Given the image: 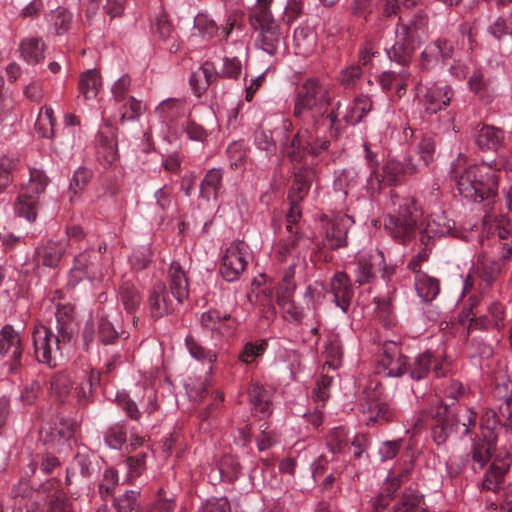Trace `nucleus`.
<instances>
[{
  "label": "nucleus",
  "mask_w": 512,
  "mask_h": 512,
  "mask_svg": "<svg viewBox=\"0 0 512 512\" xmlns=\"http://www.w3.org/2000/svg\"><path fill=\"white\" fill-rule=\"evenodd\" d=\"M330 105L328 89L317 79L306 80L298 89L293 116L299 126L292 140L283 143V152L294 163H301L307 155L319 156L330 147L327 132L338 121L340 102L327 114Z\"/></svg>",
  "instance_id": "obj_1"
},
{
  "label": "nucleus",
  "mask_w": 512,
  "mask_h": 512,
  "mask_svg": "<svg viewBox=\"0 0 512 512\" xmlns=\"http://www.w3.org/2000/svg\"><path fill=\"white\" fill-rule=\"evenodd\" d=\"M422 211L417 201L411 197L399 199L398 208L384 219V229L400 244L409 242L420 230V242L429 246L435 237L450 233L452 226L442 216L431 215L418 226Z\"/></svg>",
  "instance_id": "obj_2"
},
{
  "label": "nucleus",
  "mask_w": 512,
  "mask_h": 512,
  "mask_svg": "<svg viewBox=\"0 0 512 512\" xmlns=\"http://www.w3.org/2000/svg\"><path fill=\"white\" fill-rule=\"evenodd\" d=\"M465 163L466 157L460 155L453 168L459 193L474 202L494 203L498 195L499 170L487 163L462 168Z\"/></svg>",
  "instance_id": "obj_3"
},
{
  "label": "nucleus",
  "mask_w": 512,
  "mask_h": 512,
  "mask_svg": "<svg viewBox=\"0 0 512 512\" xmlns=\"http://www.w3.org/2000/svg\"><path fill=\"white\" fill-rule=\"evenodd\" d=\"M170 293L163 282H156L149 294V309L153 319H159L175 309L174 300L183 302L188 297V280L179 263L173 262L168 270Z\"/></svg>",
  "instance_id": "obj_4"
},
{
  "label": "nucleus",
  "mask_w": 512,
  "mask_h": 512,
  "mask_svg": "<svg viewBox=\"0 0 512 512\" xmlns=\"http://www.w3.org/2000/svg\"><path fill=\"white\" fill-rule=\"evenodd\" d=\"M32 341L36 360L49 368L58 366L59 362L68 354L73 343L67 331L64 330V333L54 332L42 324L34 326Z\"/></svg>",
  "instance_id": "obj_5"
},
{
  "label": "nucleus",
  "mask_w": 512,
  "mask_h": 512,
  "mask_svg": "<svg viewBox=\"0 0 512 512\" xmlns=\"http://www.w3.org/2000/svg\"><path fill=\"white\" fill-rule=\"evenodd\" d=\"M359 407L366 416L367 425H383L397 419V411L383 398V386L371 380L359 398Z\"/></svg>",
  "instance_id": "obj_6"
},
{
  "label": "nucleus",
  "mask_w": 512,
  "mask_h": 512,
  "mask_svg": "<svg viewBox=\"0 0 512 512\" xmlns=\"http://www.w3.org/2000/svg\"><path fill=\"white\" fill-rule=\"evenodd\" d=\"M48 178L42 170L30 169L29 184L19 194L15 203V212L29 222L35 221L39 207V195L45 191Z\"/></svg>",
  "instance_id": "obj_7"
},
{
  "label": "nucleus",
  "mask_w": 512,
  "mask_h": 512,
  "mask_svg": "<svg viewBox=\"0 0 512 512\" xmlns=\"http://www.w3.org/2000/svg\"><path fill=\"white\" fill-rule=\"evenodd\" d=\"M501 269L499 260L480 253L466 278L465 291L468 290V287L474 286L476 282L481 292L489 289L498 279Z\"/></svg>",
  "instance_id": "obj_8"
},
{
  "label": "nucleus",
  "mask_w": 512,
  "mask_h": 512,
  "mask_svg": "<svg viewBox=\"0 0 512 512\" xmlns=\"http://www.w3.org/2000/svg\"><path fill=\"white\" fill-rule=\"evenodd\" d=\"M24 348L18 331L10 324L0 329V355L8 366V372L15 375L22 367Z\"/></svg>",
  "instance_id": "obj_9"
},
{
  "label": "nucleus",
  "mask_w": 512,
  "mask_h": 512,
  "mask_svg": "<svg viewBox=\"0 0 512 512\" xmlns=\"http://www.w3.org/2000/svg\"><path fill=\"white\" fill-rule=\"evenodd\" d=\"M248 257V245L245 242H232L221 259L220 273L222 277L228 282L239 279L246 269Z\"/></svg>",
  "instance_id": "obj_10"
},
{
  "label": "nucleus",
  "mask_w": 512,
  "mask_h": 512,
  "mask_svg": "<svg viewBox=\"0 0 512 512\" xmlns=\"http://www.w3.org/2000/svg\"><path fill=\"white\" fill-rule=\"evenodd\" d=\"M421 171L420 164L414 159L413 155L405 158L404 162L397 159H389L382 167V172H377L379 181V190L382 184L387 186H396L402 183L406 176L419 173Z\"/></svg>",
  "instance_id": "obj_11"
},
{
  "label": "nucleus",
  "mask_w": 512,
  "mask_h": 512,
  "mask_svg": "<svg viewBox=\"0 0 512 512\" xmlns=\"http://www.w3.org/2000/svg\"><path fill=\"white\" fill-rule=\"evenodd\" d=\"M432 365L433 372L437 377H445L450 369V364L446 359L438 361L432 352L425 351L418 354L412 361L408 359L407 374L411 379L420 381L428 376Z\"/></svg>",
  "instance_id": "obj_12"
},
{
  "label": "nucleus",
  "mask_w": 512,
  "mask_h": 512,
  "mask_svg": "<svg viewBox=\"0 0 512 512\" xmlns=\"http://www.w3.org/2000/svg\"><path fill=\"white\" fill-rule=\"evenodd\" d=\"M130 78L128 76L121 77L113 86L112 93L117 102H124L120 108L121 118L123 123L126 120H135L142 113V103L134 97H126L129 90Z\"/></svg>",
  "instance_id": "obj_13"
},
{
  "label": "nucleus",
  "mask_w": 512,
  "mask_h": 512,
  "mask_svg": "<svg viewBox=\"0 0 512 512\" xmlns=\"http://www.w3.org/2000/svg\"><path fill=\"white\" fill-rule=\"evenodd\" d=\"M379 363L390 377H401L407 373L408 357L404 356L394 342L383 345Z\"/></svg>",
  "instance_id": "obj_14"
},
{
  "label": "nucleus",
  "mask_w": 512,
  "mask_h": 512,
  "mask_svg": "<svg viewBox=\"0 0 512 512\" xmlns=\"http://www.w3.org/2000/svg\"><path fill=\"white\" fill-rule=\"evenodd\" d=\"M436 423L432 427L433 441L438 445L444 444L450 435L459 432L457 418L449 412V405L440 403L435 413Z\"/></svg>",
  "instance_id": "obj_15"
},
{
  "label": "nucleus",
  "mask_w": 512,
  "mask_h": 512,
  "mask_svg": "<svg viewBox=\"0 0 512 512\" xmlns=\"http://www.w3.org/2000/svg\"><path fill=\"white\" fill-rule=\"evenodd\" d=\"M383 264L384 255L381 251L374 250L360 254L355 268L356 281L361 285L369 283L381 271Z\"/></svg>",
  "instance_id": "obj_16"
},
{
  "label": "nucleus",
  "mask_w": 512,
  "mask_h": 512,
  "mask_svg": "<svg viewBox=\"0 0 512 512\" xmlns=\"http://www.w3.org/2000/svg\"><path fill=\"white\" fill-rule=\"evenodd\" d=\"M273 0H257L248 13V23L257 34L266 33L280 26L274 19L270 5Z\"/></svg>",
  "instance_id": "obj_17"
},
{
  "label": "nucleus",
  "mask_w": 512,
  "mask_h": 512,
  "mask_svg": "<svg viewBox=\"0 0 512 512\" xmlns=\"http://www.w3.org/2000/svg\"><path fill=\"white\" fill-rule=\"evenodd\" d=\"M495 448L494 440L473 438L471 450L467 454V465L475 473L481 471L491 461Z\"/></svg>",
  "instance_id": "obj_18"
},
{
  "label": "nucleus",
  "mask_w": 512,
  "mask_h": 512,
  "mask_svg": "<svg viewBox=\"0 0 512 512\" xmlns=\"http://www.w3.org/2000/svg\"><path fill=\"white\" fill-rule=\"evenodd\" d=\"M471 314L473 317L469 320L468 332L473 329L487 330L495 328L500 330L505 326L504 307L499 302H492L487 308V313L484 315L477 317L476 313L473 312V308H471Z\"/></svg>",
  "instance_id": "obj_19"
},
{
  "label": "nucleus",
  "mask_w": 512,
  "mask_h": 512,
  "mask_svg": "<svg viewBox=\"0 0 512 512\" xmlns=\"http://www.w3.org/2000/svg\"><path fill=\"white\" fill-rule=\"evenodd\" d=\"M330 289L334 303L344 313H347L354 297L353 284L345 272H337L330 279Z\"/></svg>",
  "instance_id": "obj_20"
},
{
  "label": "nucleus",
  "mask_w": 512,
  "mask_h": 512,
  "mask_svg": "<svg viewBox=\"0 0 512 512\" xmlns=\"http://www.w3.org/2000/svg\"><path fill=\"white\" fill-rule=\"evenodd\" d=\"M427 28V16L424 14H417L408 23H404L400 19L396 27L395 35L404 37L407 42L418 47L426 35Z\"/></svg>",
  "instance_id": "obj_21"
},
{
  "label": "nucleus",
  "mask_w": 512,
  "mask_h": 512,
  "mask_svg": "<svg viewBox=\"0 0 512 512\" xmlns=\"http://www.w3.org/2000/svg\"><path fill=\"white\" fill-rule=\"evenodd\" d=\"M511 458L496 457L492 460L482 480V489L497 492L501 489L505 475L509 471Z\"/></svg>",
  "instance_id": "obj_22"
},
{
  "label": "nucleus",
  "mask_w": 512,
  "mask_h": 512,
  "mask_svg": "<svg viewBox=\"0 0 512 512\" xmlns=\"http://www.w3.org/2000/svg\"><path fill=\"white\" fill-rule=\"evenodd\" d=\"M351 219L338 217L327 224L323 245L329 249H338L347 245V233Z\"/></svg>",
  "instance_id": "obj_23"
},
{
  "label": "nucleus",
  "mask_w": 512,
  "mask_h": 512,
  "mask_svg": "<svg viewBox=\"0 0 512 512\" xmlns=\"http://www.w3.org/2000/svg\"><path fill=\"white\" fill-rule=\"evenodd\" d=\"M453 94L452 88L447 85L434 83L427 87L424 95L426 112L436 114L441 111L450 104Z\"/></svg>",
  "instance_id": "obj_24"
},
{
  "label": "nucleus",
  "mask_w": 512,
  "mask_h": 512,
  "mask_svg": "<svg viewBox=\"0 0 512 512\" xmlns=\"http://www.w3.org/2000/svg\"><path fill=\"white\" fill-rule=\"evenodd\" d=\"M101 256L93 250H85L74 259L73 270L81 272L89 280H95L100 276Z\"/></svg>",
  "instance_id": "obj_25"
},
{
  "label": "nucleus",
  "mask_w": 512,
  "mask_h": 512,
  "mask_svg": "<svg viewBox=\"0 0 512 512\" xmlns=\"http://www.w3.org/2000/svg\"><path fill=\"white\" fill-rule=\"evenodd\" d=\"M67 245L64 240L48 241L46 245L36 250L38 263L49 268H56L66 252Z\"/></svg>",
  "instance_id": "obj_26"
},
{
  "label": "nucleus",
  "mask_w": 512,
  "mask_h": 512,
  "mask_svg": "<svg viewBox=\"0 0 512 512\" xmlns=\"http://www.w3.org/2000/svg\"><path fill=\"white\" fill-rule=\"evenodd\" d=\"M223 171L218 168L210 169L200 183V197L206 201L216 200L222 192Z\"/></svg>",
  "instance_id": "obj_27"
},
{
  "label": "nucleus",
  "mask_w": 512,
  "mask_h": 512,
  "mask_svg": "<svg viewBox=\"0 0 512 512\" xmlns=\"http://www.w3.org/2000/svg\"><path fill=\"white\" fill-rule=\"evenodd\" d=\"M393 512H430L423 494L407 490L402 493L397 503L393 506Z\"/></svg>",
  "instance_id": "obj_28"
},
{
  "label": "nucleus",
  "mask_w": 512,
  "mask_h": 512,
  "mask_svg": "<svg viewBox=\"0 0 512 512\" xmlns=\"http://www.w3.org/2000/svg\"><path fill=\"white\" fill-rule=\"evenodd\" d=\"M248 394L256 414H259L262 418L271 414L272 403L268 390L258 383H253L249 387Z\"/></svg>",
  "instance_id": "obj_29"
},
{
  "label": "nucleus",
  "mask_w": 512,
  "mask_h": 512,
  "mask_svg": "<svg viewBox=\"0 0 512 512\" xmlns=\"http://www.w3.org/2000/svg\"><path fill=\"white\" fill-rule=\"evenodd\" d=\"M503 140V131L490 125H483L476 134V143L482 150H497Z\"/></svg>",
  "instance_id": "obj_30"
},
{
  "label": "nucleus",
  "mask_w": 512,
  "mask_h": 512,
  "mask_svg": "<svg viewBox=\"0 0 512 512\" xmlns=\"http://www.w3.org/2000/svg\"><path fill=\"white\" fill-rule=\"evenodd\" d=\"M416 48V46L407 42L404 37L396 35L395 43L387 50V55L391 61L406 66L410 63Z\"/></svg>",
  "instance_id": "obj_31"
},
{
  "label": "nucleus",
  "mask_w": 512,
  "mask_h": 512,
  "mask_svg": "<svg viewBox=\"0 0 512 512\" xmlns=\"http://www.w3.org/2000/svg\"><path fill=\"white\" fill-rule=\"evenodd\" d=\"M364 151L366 165L370 171L368 177L366 178L365 187L371 195H374L375 193L379 192V181L377 177V172L379 170L378 153L372 150L371 145L368 143L364 144Z\"/></svg>",
  "instance_id": "obj_32"
},
{
  "label": "nucleus",
  "mask_w": 512,
  "mask_h": 512,
  "mask_svg": "<svg viewBox=\"0 0 512 512\" xmlns=\"http://www.w3.org/2000/svg\"><path fill=\"white\" fill-rule=\"evenodd\" d=\"M56 332L69 333V338L74 340L76 329L74 325V308L71 304H60L55 312Z\"/></svg>",
  "instance_id": "obj_33"
},
{
  "label": "nucleus",
  "mask_w": 512,
  "mask_h": 512,
  "mask_svg": "<svg viewBox=\"0 0 512 512\" xmlns=\"http://www.w3.org/2000/svg\"><path fill=\"white\" fill-rule=\"evenodd\" d=\"M101 86V77L96 69H90L81 74L78 88L80 93L86 99L95 98L98 95Z\"/></svg>",
  "instance_id": "obj_34"
},
{
  "label": "nucleus",
  "mask_w": 512,
  "mask_h": 512,
  "mask_svg": "<svg viewBox=\"0 0 512 512\" xmlns=\"http://www.w3.org/2000/svg\"><path fill=\"white\" fill-rule=\"evenodd\" d=\"M415 289L423 301L430 302L440 292L439 280L426 274H418L415 276Z\"/></svg>",
  "instance_id": "obj_35"
},
{
  "label": "nucleus",
  "mask_w": 512,
  "mask_h": 512,
  "mask_svg": "<svg viewBox=\"0 0 512 512\" xmlns=\"http://www.w3.org/2000/svg\"><path fill=\"white\" fill-rule=\"evenodd\" d=\"M314 172L311 169H301L295 173V180L290 188L289 200L301 201L308 193Z\"/></svg>",
  "instance_id": "obj_36"
},
{
  "label": "nucleus",
  "mask_w": 512,
  "mask_h": 512,
  "mask_svg": "<svg viewBox=\"0 0 512 512\" xmlns=\"http://www.w3.org/2000/svg\"><path fill=\"white\" fill-rule=\"evenodd\" d=\"M119 298L127 313L133 314L141 304V295L130 281H123L119 287Z\"/></svg>",
  "instance_id": "obj_37"
},
{
  "label": "nucleus",
  "mask_w": 512,
  "mask_h": 512,
  "mask_svg": "<svg viewBox=\"0 0 512 512\" xmlns=\"http://www.w3.org/2000/svg\"><path fill=\"white\" fill-rule=\"evenodd\" d=\"M285 233L280 239L278 254L283 259L287 255L291 254L292 251L298 246L302 239V234L299 232L297 223L287 222L285 227Z\"/></svg>",
  "instance_id": "obj_38"
},
{
  "label": "nucleus",
  "mask_w": 512,
  "mask_h": 512,
  "mask_svg": "<svg viewBox=\"0 0 512 512\" xmlns=\"http://www.w3.org/2000/svg\"><path fill=\"white\" fill-rule=\"evenodd\" d=\"M20 50L23 59L29 64H36L44 59V43L41 38L24 39Z\"/></svg>",
  "instance_id": "obj_39"
},
{
  "label": "nucleus",
  "mask_w": 512,
  "mask_h": 512,
  "mask_svg": "<svg viewBox=\"0 0 512 512\" xmlns=\"http://www.w3.org/2000/svg\"><path fill=\"white\" fill-rule=\"evenodd\" d=\"M50 393L58 401L64 402L72 390V380L66 372L54 373L49 381Z\"/></svg>",
  "instance_id": "obj_40"
},
{
  "label": "nucleus",
  "mask_w": 512,
  "mask_h": 512,
  "mask_svg": "<svg viewBox=\"0 0 512 512\" xmlns=\"http://www.w3.org/2000/svg\"><path fill=\"white\" fill-rule=\"evenodd\" d=\"M371 107V100L367 96H359L354 99L343 120L349 125H355L364 118L371 110Z\"/></svg>",
  "instance_id": "obj_41"
},
{
  "label": "nucleus",
  "mask_w": 512,
  "mask_h": 512,
  "mask_svg": "<svg viewBox=\"0 0 512 512\" xmlns=\"http://www.w3.org/2000/svg\"><path fill=\"white\" fill-rule=\"evenodd\" d=\"M153 31L158 37L164 42H172L170 46L171 52H176L179 48L178 45L175 44L174 40V29L173 26L168 19V16L165 12L160 13L155 20L153 25Z\"/></svg>",
  "instance_id": "obj_42"
},
{
  "label": "nucleus",
  "mask_w": 512,
  "mask_h": 512,
  "mask_svg": "<svg viewBox=\"0 0 512 512\" xmlns=\"http://www.w3.org/2000/svg\"><path fill=\"white\" fill-rule=\"evenodd\" d=\"M416 156H413L420 167H427L434 161L436 151V141L431 136L423 137L415 148Z\"/></svg>",
  "instance_id": "obj_43"
},
{
  "label": "nucleus",
  "mask_w": 512,
  "mask_h": 512,
  "mask_svg": "<svg viewBox=\"0 0 512 512\" xmlns=\"http://www.w3.org/2000/svg\"><path fill=\"white\" fill-rule=\"evenodd\" d=\"M46 20L52 25L56 34L67 32L72 23V14L63 7H57L45 15Z\"/></svg>",
  "instance_id": "obj_44"
},
{
  "label": "nucleus",
  "mask_w": 512,
  "mask_h": 512,
  "mask_svg": "<svg viewBox=\"0 0 512 512\" xmlns=\"http://www.w3.org/2000/svg\"><path fill=\"white\" fill-rule=\"evenodd\" d=\"M55 121L53 109L50 106H44L38 114L35 129L41 137L51 138L54 135Z\"/></svg>",
  "instance_id": "obj_45"
},
{
  "label": "nucleus",
  "mask_w": 512,
  "mask_h": 512,
  "mask_svg": "<svg viewBox=\"0 0 512 512\" xmlns=\"http://www.w3.org/2000/svg\"><path fill=\"white\" fill-rule=\"evenodd\" d=\"M457 418V426H459V432L462 436H469L472 441L473 438H481V433L476 432V428L479 426L477 423V413L471 409H467L464 414L455 415Z\"/></svg>",
  "instance_id": "obj_46"
},
{
  "label": "nucleus",
  "mask_w": 512,
  "mask_h": 512,
  "mask_svg": "<svg viewBox=\"0 0 512 512\" xmlns=\"http://www.w3.org/2000/svg\"><path fill=\"white\" fill-rule=\"evenodd\" d=\"M20 164L17 155L3 156L0 158V193H2L12 182L14 172Z\"/></svg>",
  "instance_id": "obj_47"
},
{
  "label": "nucleus",
  "mask_w": 512,
  "mask_h": 512,
  "mask_svg": "<svg viewBox=\"0 0 512 512\" xmlns=\"http://www.w3.org/2000/svg\"><path fill=\"white\" fill-rule=\"evenodd\" d=\"M281 40L282 33L280 26H278L266 33L257 34L256 44L269 55H274L277 52Z\"/></svg>",
  "instance_id": "obj_48"
},
{
  "label": "nucleus",
  "mask_w": 512,
  "mask_h": 512,
  "mask_svg": "<svg viewBox=\"0 0 512 512\" xmlns=\"http://www.w3.org/2000/svg\"><path fill=\"white\" fill-rule=\"evenodd\" d=\"M39 491L33 489L27 479H21L17 484L13 485L11 489V498L14 502V508L20 511L23 510V503L32 498Z\"/></svg>",
  "instance_id": "obj_49"
},
{
  "label": "nucleus",
  "mask_w": 512,
  "mask_h": 512,
  "mask_svg": "<svg viewBox=\"0 0 512 512\" xmlns=\"http://www.w3.org/2000/svg\"><path fill=\"white\" fill-rule=\"evenodd\" d=\"M498 424H501V414L498 415L494 410L486 409L479 422L481 438L496 441L494 429Z\"/></svg>",
  "instance_id": "obj_50"
},
{
  "label": "nucleus",
  "mask_w": 512,
  "mask_h": 512,
  "mask_svg": "<svg viewBox=\"0 0 512 512\" xmlns=\"http://www.w3.org/2000/svg\"><path fill=\"white\" fill-rule=\"evenodd\" d=\"M409 77V73L405 70L400 71L399 73L388 71L382 73L380 76V84L384 90H392L396 89L399 94L401 90H406V81Z\"/></svg>",
  "instance_id": "obj_51"
},
{
  "label": "nucleus",
  "mask_w": 512,
  "mask_h": 512,
  "mask_svg": "<svg viewBox=\"0 0 512 512\" xmlns=\"http://www.w3.org/2000/svg\"><path fill=\"white\" fill-rule=\"evenodd\" d=\"M293 295L278 296L276 302L281 308L284 318L291 322L300 323L304 317L303 309L292 300Z\"/></svg>",
  "instance_id": "obj_52"
},
{
  "label": "nucleus",
  "mask_w": 512,
  "mask_h": 512,
  "mask_svg": "<svg viewBox=\"0 0 512 512\" xmlns=\"http://www.w3.org/2000/svg\"><path fill=\"white\" fill-rule=\"evenodd\" d=\"M194 28L207 40L217 39L219 26L208 15L199 13L194 19Z\"/></svg>",
  "instance_id": "obj_53"
},
{
  "label": "nucleus",
  "mask_w": 512,
  "mask_h": 512,
  "mask_svg": "<svg viewBox=\"0 0 512 512\" xmlns=\"http://www.w3.org/2000/svg\"><path fill=\"white\" fill-rule=\"evenodd\" d=\"M186 347L190 355L198 361L211 365L216 361V354L200 345L193 336L188 335L185 339ZM212 367L209 366V371Z\"/></svg>",
  "instance_id": "obj_54"
},
{
  "label": "nucleus",
  "mask_w": 512,
  "mask_h": 512,
  "mask_svg": "<svg viewBox=\"0 0 512 512\" xmlns=\"http://www.w3.org/2000/svg\"><path fill=\"white\" fill-rule=\"evenodd\" d=\"M326 444L331 453H343L348 448L347 430L344 427L334 428L327 435Z\"/></svg>",
  "instance_id": "obj_55"
},
{
  "label": "nucleus",
  "mask_w": 512,
  "mask_h": 512,
  "mask_svg": "<svg viewBox=\"0 0 512 512\" xmlns=\"http://www.w3.org/2000/svg\"><path fill=\"white\" fill-rule=\"evenodd\" d=\"M127 440V429L123 423H117L104 434V442L112 449H121Z\"/></svg>",
  "instance_id": "obj_56"
},
{
  "label": "nucleus",
  "mask_w": 512,
  "mask_h": 512,
  "mask_svg": "<svg viewBox=\"0 0 512 512\" xmlns=\"http://www.w3.org/2000/svg\"><path fill=\"white\" fill-rule=\"evenodd\" d=\"M92 464L87 454L77 453L73 458L70 467L67 469V479L79 473L82 477L88 478L92 473Z\"/></svg>",
  "instance_id": "obj_57"
},
{
  "label": "nucleus",
  "mask_w": 512,
  "mask_h": 512,
  "mask_svg": "<svg viewBox=\"0 0 512 512\" xmlns=\"http://www.w3.org/2000/svg\"><path fill=\"white\" fill-rule=\"evenodd\" d=\"M295 45L303 53L310 52L316 43V34L310 27H298L294 31Z\"/></svg>",
  "instance_id": "obj_58"
},
{
  "label": "nucleus",
  "mask_w": 512,
  "mask_h": 512,
  "mask_svg": "<svg viewBox=\"0 0 512 512\" xmlns=\"http://www.w3.org/2000/svg\"><path fill=\"white\" fill-rule=\"evenodd\" d=\"M92 176V172L84 167L77 169L71 179L69 185L70 201L72 202L74 197L80 194L86 185L89 183Z\"/></svg>",
  "instance_id": "obj_59"
},
{
  "label": "nucleus",
  "mask_w": 512,
  "mask_h": 512,
  "mask_svg": "<svg viewBox=\"0 0 512 512\" xmlns=\"http://www.w3.org/2000/svg\"><path fill=\"white\" fill-rule=\"evenodd\" d=\"M139 492L135 490L126 491L115 500L117 512H140L138 503Z\"/></svg>",
  "instance_id": "obj_60"
},
{
  "label": "nucleus",
  "mask_w": 512,
  "mask_h": 512,
  "mask_svg": "<svg viewBox=\"0 0 512 512\" xmlns=\"http://www.w3.org/2000/svg\"><path fill=\"white\" fill-rule=\"evenodd\" d=\"M119 333L114 325L105 316H101L98 321V339L101 343L108 345L115 342Z\"/></svg>",
  "instance_id": "obj_61"
},
{
  "label": "nucleus",
  "mask_w": 512,
  "mask_h": 512,
  "mask_svg": "<svg viewBox=\"0 0 512 512\" xmlns=\"http://www.w3.org/2000/svg\"><path fill=\"white\" fill-rule=\"evenodd\" d=\"M325 354L327 357L326 364H328L329 367L336 368L342 357V347L337 336L329 337L325 345Z\"/></svg>",
  "instance_id": "obj_62"
},
{
  "label": "nucleus",
  "mask_w": 512,
  "mask_h": 512,
  "mask_svg": "<svg viewBox=\"0 0 512 512\" xmlns=\"http://www.w3.org/2000/svg\"><path fill=\"white\" fill-rule=\"evenodd\" d=\"M254 144L259 150L265 151L270 155L274 154L277 149L276 142L270 130H257L254 135Z\"/></svg>",
  "instance_id": "obj_63"
},
{
  "label": "nucleus",
  "mask_w": 512,
  "mask_h": 512,
  "mask_svg": "<svg viewBox=\"0 0 512 512\" xmlns=\"http://www.w3.org/2000/svg\"><path fill=\"white\" fill-rule=\"evenodd\" d=\"M220 472L229 481L238 479L241 474V465L234 456H225L220 463Z\"/></svg>",
  "instance_id": "obj_64"
}]
</instances>
